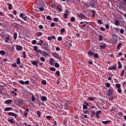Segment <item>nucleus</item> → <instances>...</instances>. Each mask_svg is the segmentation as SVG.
Returning <instances> with one entry per match:
<instances>
[{
	"label": "nucleus",
	"instance_id": "nucleus-1",
	"mask_svg": "<svg viewBox=\"0 0 126 126\" xmlns=\"http://www.w3.org/2000/svg\"><path fill=\"white\" fill-rule=\"evenodd\" d=\"M4 41L5 43H10V41H11V37L9 34L6 35Z\"/></svg>",
	"mask_w": 126,
	"mask_h": 126
},
{
	"label": "nucleus",
	"instance_id": "nucleus-2",
	"mask_svg": "<svg viewBox=\"0 0 126 126\" xmlns=\"http://www.w3.org/2000/svg\"><path fill=\"white\" fill-rule=\"evenodd\" d=\"M117 70V65L114 64V65L110 66L108 67V70Z\"/></svg>",
	"mask_w": 126,
	"mask_h": 126
},
{
	"label": "nucleus",
	"instance_id": "nucleus-3",
	"mask_svg": "<svg viewBox=\"0 0 126 126\" xmlns=\"http://www.w3.org/2000/svg\"><path fill=\"white\" fill-rule=\"evenodd\" d=\"M19 16L20 17H21L22 19H24L25 21H26V20H27V16H26V15H24V14L21 13L20 14Z\"/></svg>",
	"mask_w": 126,
	"mask_h": 126
},
{
	"label": "nucleus",
	"instance_id": "nucleus-4",
	"mask_svg": "<svg viewBox=\"0 0 126 126\" xmlns=\"http://www.w3.org/2000/svg\"><path fill=\"white\" fill-rule=\"evenodd\" d=\"M8 116H11V117H14L15 119H16L17 115L13 112H9L7 113Z\"/></svg>",
	"mask_w": 126,
	"mask_h": 126
},
{
	"label": "nucleus",
	"instance_id": "nucleus-5",
	"mask_svg": "<svg viewBox=\"0 0 126 126\" xmlns=\"http://www.w3.org/2000/svg\"><path fill=\"white\" fill-rule=\"evenodd\" d=\"M19 82L20 83V84H22L23 85H24L25 84H29V81H26L24 82L23 80H20Z\"/></svg>",
	"mask_w": 126,
	"mask_h": 126
},
{
	"label": "nucleus",
	"instance_id": "nucleus-6",
	"mask_svg": "<svg viewBox=\"0 0 126 126\" xmlns=\"http://www.w3.org/2000/svg\"><path fill=\"white\" fill-rule=\"evenodd\" d=\"M44 44V41L43 40H40L36 44L37 46H40L42 47V45Z\"/></svg>",
	"mask_w": 126,
	"mask_h": 126
},
{
	"label": "nucleus",
	"instance_id": "nucleus-7",
	"mask_svg": "<svg viewBox=\"0 0 126 126\" xmlns=\"http://www.w3.org/2000/svg\"><path fill=\"white\" fill-rule=\"evenodd\" d=\"M113 90L109 89L108 91L107 95L108 96H113Z\"/></svg>",
	"mask_w": 126,
	"mask_h": 126
},
{
	"label": "nucleus",
	"instance_id": "nucleus-8",
	"mask_svg": "<svg viewBox=\"0 0 126 126\" xmlns=\"http://www.w3.org/2000/svg\"><path fill=\"white\" fill-rule=\"evenodd\" d=\"M56 10H59V12H62V5L59 4L58 5H57Z\"/></svg>",
	"mask_w": 126,
	"mask_h": 126
},
{
	"label": "nucleus",
	"instance_id": "nucleus-9",
	"mask_svg": "<svg viewBox=\"0 0 126 126\" xmlns=\"http://www.w3.org/2000/svg\"><path fill=\"white\" fill-rule=\"evenodd\" d=\"M40 100L42 101V102H44L45 101H47V98L46 96H40Z\"/></svg>",
	"mask_w": 126,
	"mask_h": 126
},
{
	"label": "nucleus",
	"instance_id": "nucleus-10",
	"mask_svg": "<svg viewBox=\"0 0 126 126\" xmlns=\"http://www.w3.org/2000/svg\"><path fill=\"white\" fill-rule=\"evenodd\" d=\"M100 48L101 49H105V48H106V46H107V44H106V43H100Z\"/></svg>",
	"mask_w": 126,
	"mask_h": 126
},
{
	"label": "nucleus",
	"instance_id": "nucleus-11",
	"mask_svg": "<svg viewBox=\"0 0 126 126\" xmlns=\"http://www.w3.org/2000/svg\"><path fill=\"white\" fill-rule=\"evenodd\" d=\"M78 17H79V18H85V17H86V16H85V15H84V14L82 13H80L78 15Z\"/></svg>",
	"mask_w": 126,
	"mask_h": 126
},
{
	"label": "nucleus",
	"instance_id": "nucleus-12",
	"mask_svg": "<svg viewBox=\"0 0 126 126\" xmlns=\"http://www.w3.org/2000/svg\"><path fill=\"white\" fill-rule=\"evenodd\" d=\"M52 56L56 59H59V54L56 52H54L52 54Z\"/></svg>",
	"mask_w": 126,
	"mask_h": 126
},
{
	"label": "nucleus",
	"instance_id": "nucleus-13",
	"mask_svg": "<svg viewBox=\"0 0 126 126\" xmlns=\"http://www.w3.org/2000/svg\"><path fill=\"white\" fill-rule=\"evenodd\" d=\"M13 109L12 107H6L4 109V112H7L8 111H12Z\"/></svg>",
	"mask_w": 126,
	"mask_h": 126
},
{
	"label": "nucleus",
	"instance_id": "nucleus-14",
	"mask_svg": "<svg viewBox=\"0 0 126 126\" xmlns=\"http://www.w3.org/2000/svg\"><path fill=\"white\" fill-rule=\"evenodd\" d=\"M17 101H18V103L20 104V105H23V100L21 98H18L17 99Z\"/></svg>",
	"mask_w": 126,
	"mask_h": 126
},
{
	"label": "nucleus",
	"instance_id": "nucleus-15",
	"mask_svg": "<svg viewBox=\"0 0 126 126\" xmlns=\"http://www.w3.org/2000/svg\"><path fill=\"white\" fill-rule=\"evenodd\" d=\"M50 46H49V45L48 44L46 46V47H44L42 48V49H44V50L46 51V52H49V48Z\"/></svg>",
	"mask_w": 126,
	"mask_h": 126
},
{
	"label": "nucleus",
	"instance_id": "nucleus-16",
	"mask_svg": "<svg viewBox=\"0 0 126 126\" xmlns=\"http://www.w3.org/2000/svg\"><path fill=\"white\" fill-rule=\"evenodd\" d=\"M50 63L51 64H54V63H55V62H56L55 61V59H54L53 58H50Z\"/></svg>",
	"mask_w": 126,
	"mask_h": 126
},
{
	"label": "nucleus",
	"instance_id": "nucleus-17",
	"mask_svg": "<svg viewBox=\"0 0 126 126\" xmlns=\"http://www.w3.org/2000/svg\"><path fill=\"white\" fill-rule=\"evenodd\" d=\"M17 51H21L22 50V46L20 45H16Z\"/></svg>",
	"mask_w": 126,
	"mask_h": 126
},
{
	"label": "nucleus",
	"instance_id": "nucleus-18",
	"mask_svg": "<svg viewBox=\"0 0 126 126\" xmlns=\"http://www.w3.org/2000/svg\"><path fill=\"white\" fill-rule=\"evenodd\" d=\"M114 24L116 26H119L120 25V21L118 20H115Z\"/></svg>",
	"mask_w": 126,
	"mask_h": 126
},
{
	"label": "nucleus",
	"instance_id": "nucleus-19",
	"mask_svg": "<svg viewBox=\"0 0 126 126\" xmlns=\"http://www.w3.org/2000/svg\"><path fill=\"white\" fill-rule=\"evenodd\" d=\"M122 46H123V43H120L119 44H118L117 46V50H120L121 48H122Z\"/></svg>",
	"mask_w": 126,
	"mask_h": 126
},
{
	"label": "nucleus",
	"instance_id": "nucleus-20",
	"mask_svg": "<svg viewBox=\"0 0 126 126\" xmlns=\"http://www.w3.org/2000/svg\"><path fill=\"white\" fill-rule=\"evenodd\" d=\"M12 101V100L11 99H8L5 101L4 103L5 104H7V105H9V104L11 103Z\"/></svg>",
	"mask_w": 126,
	"mask_h": 126
},
{
	"label": "nucleus",
	"instance_id": "nucleus-21",
	"mask_svg": "<svg viewBox=\"0 0 126 126\" xmlns=\"http://www.w3.org/2000/svg\"><path fill=\"white\" fill-rule=\"evenodd\" d=\"M42 35H43V32H38L36 33V36L37 37H41V36H42Z\"/></svg>",
	"mask_w": 126,
	"mask_h": 126
},
{
	"label": "nucleus",
	"instance_id": "nucleus-22",
	"mask_svg": "<svg viewBox=\"0 0 126 126\" xmlns=\"http://www.w3.org/2000/svg\"><path fill=\"white\" fill-rule=\"evenodd\" d=\"M91 12L93 14L92 15L93 17H95V15L96 14V11H95V10H91Z\"/></svg>",
	"mask_w": 126,
	"mask_h": 126
},
{
	"label": "nucleus",
	"instance_id": "nucleus-23",
	"mask_svg": "<svg viewBox=\"0 0 126 126\" xmlns=\"http://www.w3.org/2000/svg\"><path fill=\"white\" fill-rule=\"evenodd\" d=\"M110 123H111V121L110 120L102 122V123L103 124V125H107V124H110Z\"/></svg>",
	"mask_w": 126,
	"mask_h": 126
},
{
	"label": "nucleus",
	"instance_id": "nucleus-24",
	"mask_svg": "<svg viewBox=\"0 0 126 126\" xmlns=\"http://www.w3.org/2000/svg\"><path fill=\"white\" fill-rule=\"evenodd\" d=\"M95 98L93 96H88V98H87V100H89L90 101H93L94 100Z\"/></svg>",
	"mask_w": 126,
	"mask_h": 126
},
{
	"label": "nucleus",
	"instance_id": "nucleus-25",
	"mask_svg": "<svg viewBox=\"0 0 126 126\" xmlns=\"http://www.w3.org/2000/svg\"><path fill=\"white\" fill-rule=\"evenodd\" d=\"M98 41H103V36L101 34H99L98 36Z\"/></svg>",
	"mask_w": 126,
	"mask_h": 126
},
{
	"label": "nucleus",
	"instance_id": "nucleus-26",
	"mask_svg": "<svg viewBox=\"0 0 126 126\" xmlns=\"http://www.w3.org/2000/svg\"><path fill=\"white\" fill-rule=\"evenodd\" d=\"M66 44L68 45V48H71L72 47V44L71 42H68V41H66Z\"/></svg>",
	"mask_w": 126,
	"mask_h": 126
},
{
	"label": "nucleus",
	"instance_id": "nucleus-27",
	"mask_svg": "<svg viewBox=\"0 0 126 126\" xmlns=\"http://www.w3.org/2000/svg\"><path fill=\"white\" fill-rule=\"evenodd\" d=\"M23 59H27V56H26V52H25V51L23 52Z\"/></svg>",
	"mask_w": 126,
	"mask_h": 126
},
{
	"label": "nucleus",
	"instance_id": "nucleus-28",
	"mask_svg": "<svg viewBox=\"0 0 126 126\" xmlns=\"http://www.w3.org/2000/svg\"><path fill=\"white\" fill-rule=\"evenodd\" d=\"M41 114H42V112L39 111V110H38L37 111V115L38 116V118H40L41 117Z\"/></svg>",
	"mask_w": 126,
	"mask_h": 126
},
{
	"label": "nucleus",
	"instance_id": "nucleus-29",
	"mask_svg": "<svg viewBox=\"0 0 126 126\" xmlns=\"http://www.w3.org/2000/svg\"><path fill=\"white\" fill-rule=\"evenodd\" d=\"M7 4L8 5V9H9L10 10H11V9H12V7L11 6H12V4H11V3H8Z\"/></svg>",
	"mask_w": 126,
	"mask_h": 126
},
{
	"label": "nucleus",
	"instance_id": "nucleus-30",
	"mask_svg": "<svg viewBox=\"0 0 126 126\" xmlns=\"http://www.w3.org/2000/svg\"><path fill=\"white\" fill-rule=\"evenodd\" d=\"M89 56H94V52H92L91 51H89L88 53Z\"/></svg>",
	"mask_w": 126,
	"mask_h": 126
},
{
	"label": "nucleus",
	"instance_id": "nucleus-31",
	"mask_svg": "<svg viewBox=\"0 0 126 126\" xmlns=\"http://www.w3.org/2000/svg\"><path fill=\"white\" fill-rule=\"evenodd\" d=\"M32 64H33V65H35L36 67H37L38 66V65H37V63H36V61H33L32 62Z\"/></svg>",
	"mask_w": 126,
	"mask_h": 126
},
{
	"label": "nucleus",
	"instance_id": "nucleus-32",
	"mask_svg": "<svg viewBox=\"0 0 126 126\" xmlns=\"http://www.w3.org/2000/svg\"><path fill=\"white\" fill-rule=\"evenodd\" d=\"M13 38H14L15 41V40H16V39H17V33L15 32L14 33Z\"/></svg>",
	"mask_w": 126,
	"mask_h": 126
},
{
	"label": "nucleus",
	"instance_id": "nucleus-33",
	"mask_svg": "<svg viewBox=\"0 0 126 126\" xmlns=\"http://www.w3.org/2000/svg\"><path fill=\"white\" fill-rule=\"evenodd\" d=\"M118 69H120V68H122V63L120 62H118Z\"/></svg>",
	"mask_w": 126,
	"mask_h": 126
},
{
	"label": "nucleus",
	"instance_id": "nucleus-34",
	"mask_svg": "<svg viewBox=\"0 0 126 126\" xmlns=\"http://www.w3.org/2000/svg\"><path fill=\"white\" fill-rule=\"evenodd\" d=\"M89 105H85V104H83V108L84 109V110H87L88 107Z\"/></svg>",
	"mask_w": 126,
	"mask_h": 126
},
{
	"label": "nucleus",
	"instance_id": "nucleus-35",
	"mask_svg": "<svg viewBox=\"0 0 126 126\" xmlns=\"http://www.w3.org/2000/svg\"><path fill=\"white\" fill-rule=\"evenodd\" d=\"M0 54L2 56H4V55L5 54V52L4 51H3V50H1L0 51Z\"/></svg>",
	"mask_w": 126,
	"mask_h": 126
},
{
	"label": "nucleus",
	"instance_id": "nucleus-36",
	"mask_svg": "<svg viewBox=\"0 0 126 126\" xmlns=\"http://www.w3.org/2000/svg\"><path fill=\"white\" fill-rule=\"evenodd\" d=\"M105 84L106 87H107L108 88L111 86V84H110V83H105Z\"/></svg>",
	"mask_w": 126,
	"mask_h": 126
},
{
	"label": "nucleus",
	"instance_id": "nucleus-37",
	"mask_svg": "<svg viewBox=\"0 0 126 126\" xmlns=\"http://www.w3.org/2000/svg\"><path fill=\"white\" fill-rule=\"evenodd\" d=\"M16 63H17V64H20V58H18L17 59Z\"/></svg>",
	"mask_w": 126,
	"mask_h": 126
},
{
	"label": "nucleus",
	"instance_id": "nucleus-38",
	"mask_svg": "<svg viewBox=\"0 0 126 126\" xmlns=\"http://www.w3.org/2000/svg\"><path fill=\"white\" fill-rule=\"evenodd\" d=\"M8 122H9L10 123V124H14V121H13V120H12V119H8Z\"/></svg>",
	"mask_w": 126,
	"mask_h": 126
},
{
	"label": "nucleus",
	"instance_id": "nucleus-39",
	"mask_svg": "<svg viewBox=\"0 0 126 126\" xmlns=\"http://www.w3.org/2000/svg\"><path fill=\"white\" fill-rule=\"evenodd\" d=\"M4 36H5V33L4 32H2L0 34V37L1 38H4Z\"/></svg>",
	"mask_w": 126,
	"mask_h": 126
},
{
	"label": "nucleus",
	"instance_id": "nucleus-40",
	"mask_svg": "<svg viewBox=\"0 0 126 126\" xmlns=\"http://www.w3.org/2000/svg\"><path fill=\"white\" fill-rule=\"evenodd\" d=\"M55 74H56V75H58V76H60L61 75L60 71H59V70L56 71Z\"/></svg>",
	"mask_w": 126,
	"mask_h": 126
},
{
	"label": "nucleus",
	"instance_id": "nucleus-41",
	"mask_svg": "<svg viewBox=\"0 0 126 126\" xmlns=\"http://www.w3.org/2000/svg\"><path fill=\"white\" fill-rule=\"evenodd\" d=\"M41 84H43V85H46L47 84V82L46 81V80H42Z\"/></svg>",
	"mask_w": 126,
	"mask_h": 126
},
{
	"label": "nucleus",
	"instance_id": "nucleus-42",
	"mask_svg": "<svg viewBox=\"0 0 126 126\" xmlns=\"http://www.w3.org/2000/svg\"><path fill=\"white\" fill-rule=\"evenodd\" d=\"M50 70L51 71H56V68L54 67H51L50 68Z\"/></svg>",
	"mask_w": 126,
	"mask_h": 126
},
{
	"label": "nucleus",
	"instance_id": "nucleus-43",
	"mask_svg": "<svg viewBox=\"0 0 126 126\" xmlns=\"http://www.w3.org/2000/svg\"><path fill=\"white\" fill-rule=\"evenodd\" d=\"M41 55H42L43 56H48V53H47V52L43 51H42V54H41Z\"/></svg>",
	"mask_w": 126,
	"mask_h": 126
},
{
	"label": "nucleus",
	"instance_id": "nucleus-44",
	"mask_svg": "<svg viewBox=\"0 0 126 126\" xmlns=\"http://www.w3.org/2000/svg\"><path fill=\"white\" fill-rule=\"evenodd\" d=\"M116 88H121V84H116Z\"/></svg>",
	"mask_w": 126,
	"mask_h": 126
},
{
	"label": "nucleus",
	"instance_id": "nucleus-45",
	"mask_svg": "<svg viewBox=\"0 0 126 126\" xmlns=\"http://www.w3.org/2000/svg\"><path fill=\"white\" fill-rule=\"evenodd\" d=\"M120 33H121V34H124V33H125V30L123 29H121Z\"/></svg>",
	"mask_w": 126,
	"mask_h": 126
},
{
	"label": "nucleus",
	"instance_id": "nucleus-46",
	"mask_svg": "<svg viewBox=\"0 0 126 126\" xmlns=\"http://www.w3.org/2000/svg\"><path fill=\"white\" fill-rule=\"evenodd\" d=\"M46 19H47L48 20H52V17H51L50 15H48L46 17Z\"/></svg>",
	"mask_w": 126,
	"mask_h": 126
},
{
	"label": "nucleus",
	"instance_id": "nucleus-47",
	"mask_svg": "<svg viewBox=\"0 0 126 126\" xmlns=\"http://www.w3.org/2000/svg\"><path fill=\"white\" fill-rule=\"evenodd\" d=\"M97 23H98V24H103V21H102V20H98Z\"/></svg>",
	"mask_w": 126,
	"mask_h": 126
},
{
	"label": "nucleus",
	"instance_id": "nucleus-48",
	"mask_svg": "<svg viewBox=\"0 0 126 126\" xmlns=\"http://www.w3.org/2000/svg\"><path fill=\"white\" fill-rule=\"evenodd\" d=\"M35 96H34V95H32V102H34V101H35Z\"/></svg>",
	"mask_w": 126,
	"mask_h": 126
},
{
	"label": "nucleus",
	"instance_id": "nucleus-49",
	"mask_svg": "<svg viewBox=\"0 0 126 126\" xmlns=\"http://www.w3.org/2000/svg\"><path fill=\"white\" fill-rule=\"evenodd\" d=\"M55 67L59 68V67H60V64H59V63H56L55 64Z\"/></svg>",
	"mask_w": 126,
	"mask_h": 126
},
{
	"label": "nucleus",
	"instance_id": "nucleus-50",
	"mask_svg": "<svg viewBox=\"0 0 126 126\" xmlns=\"http://www.w3.org/2000/svg\"><path fill=\"white\" fill-rule=\"evenodd\" d=\"M94 58H95L96 59H97V58L99 57V55H98V54L95 53L94 55Z\"/></svg>",
	"mask_w": 126,
	"mask_h": 126
},
{
	"label": "nucleus",
	"instance_id": "nucleus-51",
	"mask_svg": "<svg viewBox=\"0 0 126 126\" xmlns=\"http://www.w3.org/2000/svg\"><path fill=\"white\" fill-rule=\"evenodd\" d=\"M68 17V15L67 14H64L63 15V18L65 19H66V18H67V17Z\"/></svg>",
	"mask_w": 126,
	"mask_h": 126
},
{
	"label": "nucleus",
	"instance_id": "nucleus-52",
	"mask_svg": "<svg viewBox=\"0 0 126 126\" xmlns=\"http://www.w3.org/2000/svg\"><path fill=\"white\" fill-rule=\"evenodd\" d=\"M11 94H13V95L16 96V95H17V93H15V92L14 91H12L11 92Z\"/></svg>",
	"mask_w": 126,
	"mask_h": 126
},
{
	"label": "nucleus",
	"instance_id": "nucleus-53",
	"mask_svg": "<svg viewBox=\"0 0 126 126\" xmlns=\"http://www.w3.org/2000/svg\"><path fill=\"white\" fill-rule=\"evenodd\" d=\"M100 30L101 31H103V32H105V31H106V29H105L104 28L102 27H100Z\"/></svg>",
	"mask_w": 126,
	"mask_h": 126
},
{
	"label": "nucleus",
	"instance_id": "nucleus-54",
	"mask_svg": "<svg viewBox=\"0 0 126 126\" xmlns=\"http://www.w3.org/2000/svg\"><path fill=\"white\" fill-rule=\"evenodd\" d=\"M70 21H71V22H74V21H75V18L72 17L71 18Z\"/></svg>",
	"mask_w": 126,
	"mask_h": 126
},
{
	"label": "nucleus",
	"instance_id": "nucleus-55",
	"mask_svg": "<svg viewBox=\"0 0 126 126\" xmlns=\"http://www.w3.org/2000/svg\"><path fill=\"white\" fill-rule=\"evenodd\" d=\"M37 53H39V54H40V55H43L42 51L41 50H36Z\"/></svg>",
	"mask_w": 126,
	"mask_h": 126
},
{
	"label": "nucleus",
	"instance_id": "nucleus-56",
	"mask_svg": "<svg viewBox=\"0 0 126 126\" xmlns=\"http://www.w3.org/2000/svg\"><path fill=\"white\" fill-rule=\"evenodd\" d=\"M32 45H35L37 43V41H36L35 40H33L32 41Z\"/></svg>",
	"mask_w": 126,
	"mask_h": 126
},
{
	"label": "nucleus",
	"instance_id": "nucleus-57",
	"mask_svg": "<svg viewBox=\"0 0 126 126\" xmlns=\"http://www.w3.org/2000/svg\"><path fill=\"white\" fill-rule=\"evenodd\" d=\"M38 8L40 11H44V9H45L43 7H40Z\"/></svg>",
	"mask_w": 126,
	"mask_h": 126
},
{
	"label": "nucleus",
	"instance_id": "nucleus-58",
	"mask_svg": "<svg viewBox=\"0 0 126 126\" xmlns=\"http://www.w3.org/2000/svg\"><path fill=\"white\" fill-rule=\"evenodd\" d=\"M12 66L13 67H17V64H16V63H12Z\"/></svg>",
	"mask_w": 126,
	"mask_h": 126
},
{
	"label": "nucleus",
	"instance_id": "nucleus-59",
	"mask_svg": "<svg viewBox=\"0 0 126 126\" xmlns=\"http://www.w3.org/2000/svg\"><path fill=\"white\" fill-rule=\"evenodd\" d=\"M92 115L93 117L95 116V115H96V112H95V111L92 112Z\"/></svg>",
	"mask_w": 126,
	"mask_h": 126
},
{
	"label": "nucleus",
	"instance_id": "nucleus-60",
	"mask_svg": "<svg viewBox=\"0 0 126 126\" xmlns=\"http://www.w3.org/2000/svg\"><path fill=\"white\" fill-rule=\"evenodd\" d=\"M38 49V46H34V47H33V50H34V51H36V52H37V49Z\"/></svg>",
	"mask_w": 126,
	"mask_h": 126
},
{
	"label": "nucleus",
	"instance_id": "nucleus-61",
	"mask_svg": "<svg viewBox=\"0 0 126 126\" xmlns=\"http://www.w3.org/2000/svg\"><path fill=\"white\" fill-rule=\"evenodd\" d=\"M41 62H45V60L44 57H41L40 59Z\"/></svg>",
	"mask_w": 126,
	"mask_h": 126
},
{
	"label": "nucleus",
	"instance_id": "nucleus-62",
	"mask_svg": "<svg viewBox=\"0 0 126 126\" xmlns=\"http://www.w3.org/2000/svg\"><path fill=\"white\" fill-rule=\"evenodd\" d=\"M106 29H109L110 28V26L108 24H105V25Z\"/></svg>",
	"mask_w": 126,
	"mask_h": 126
},
{
	"label": "nucleus",
	"instance_id": "nucleus-63",
	"mask_svg": "<svg viewBox=\"0 0 126 126\" xmlns=\"http://www.w3.org/2000/svg\"><path fill=\"white\" fill-rule=\"evenodd\" d=\"M118 116H120L121 117H123V112H120L118 114Z\"/></svg>",
	"mask_w": 126,
	"mask_h": 126
},
{
	"label": "nucleus",
	"instance_id": "nucleus-64",
	"mask_svg": "<svg viewBox=\"0 0 126 126\" xmlns=\"http://www.w3.org/2000/svg\"><path fill=\"white\" fill-rule=\"evenodd\" d=\"M51 27H55V23H51L50 24Z\"/></svg>",
	"mask_w": 126,
	"mask_h": 126
}]
</instances>
